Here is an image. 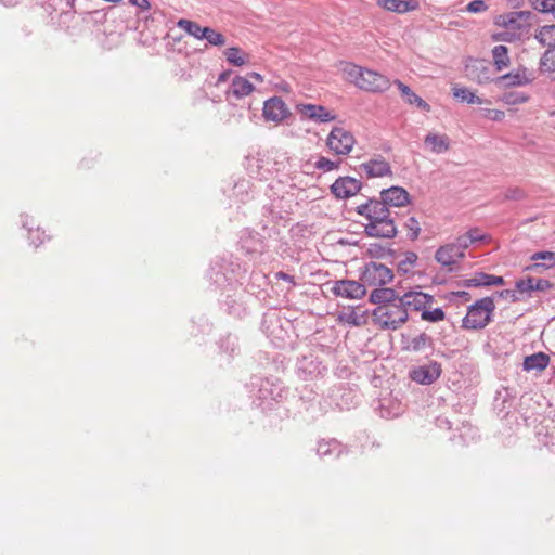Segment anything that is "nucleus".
Returning <instances> with one entry per match:
<instances>
[{
  "instance_id": "obj_1",
  "label": "nucleus",
  "mask_w": 555,
  "mask_h": 555,
  "mask_svg": "<svg viewBox=\"0 0 555 555\" xmlns=\"http://www.w3.org/2000/svg\"><path fill=\"white\" fill-rule=\"evenodd\" d=\"M411 203L409 192L398 185L383 189L378 197H367L354 207V212L366 220L363 233L369 237L393 238L398 234L391 208L405 207Z\"/></svg>"
},
{
  "instance_id": "obj_2",
  "label": "nucleus",
  "mask_w": 555,
  "mask_h": 555,
  "mask_svg": "<svg viewBox=\"0 0 555 555\" xmlns=\"http://www.w3.org/2000/svg\"><path fill=\"white\" fill-rule=\"evenodd\" d=\"M340 74L345 81L371 93H383L391 86L389 78L385 75L350 62L341 64Z\"/></svg>"
},
{
  "instance_id": "obj_3",
  "label": "nucleus",
  "mask_w": 555,
  "mask_h": 555,
  "mask_svg": "<svg viewBox=\"0 0 555 555\" xmlns=\"http://www.w3.org/2000/svg\"><path fill=\"white\" fill-rule=\"evenodd\" d=\"M251 390L254 403L263 411L272 409L273 403L282 402L287 398L288 389L285 388L279 378H251Z\"/></svg>"
},
{
  "instance_id": "obj_4",
  "label": "nucleus",
  "mask_w": 555,
  "mask_h": 555,
  "mask_svg": "<svg viewBox=\"0 0 555 555\" xmlns=\"http://www.w3.org/2000/svg\"><path fill=\"white\" fill-rule=\"evenodd\" d=\"M373 322L382 330L396 331L404 324L409 314L400 299L393 304L375 307L372 311Z\"/></svg>"
},
{
  "instance_id": "obj_5",
  "label": "nucleus",
  "mask_w": 555,
  "mask_h": 555,
  "mask_svg": "<svg viewBox=\"0 0 555 555\" xmlns=\"http://www.w3.org/2000/svg\"><path fill=\"white\" fill-rule=\"evenodd\" d=\"M494 310V297L487 296L476 300L468 307L462 327L474 331L485 328L492 321Z\"/></svg>"
},
{
  "instance_id": "obj_6",
  "label": "nucleus",
  "mask_w": 555,
  "mask_h": 555,
  "mask_svg": "<svg viewBox=\"0 0 555 555\" xmlns=\"http://www.w3.org/2000/svg\"><path fill=\"white\" fill-rule=\"evenodd\" d=\"M393 280V272L384 263L370 261L364 264L360 272V281L365 286H385Z\"/></svg>"
},
{
  "instance_id": "obj_7",
  "label": "nucleus",
  "mask_w": 555,
  "mask_h": 555,
  "mask_svg": "<svg viewBox=\"0 0 555 555\" xmlns=\"http://www.w3.org/2000/svg\"><path fill=\"white\" fill-rule=\"evenodd\" d=\"M327 367L322 363L318 356L313 353L301 356L297 359L295 373L302 380H312L323 376Z\"/></svg>"
},
{
  "instance_id": "obj_8",
  "label": "nucleus",
  "mask_w": 555,
  "mask_h": 555,
  "mask_svg": "<svg viewBox=\"0 0 555 555\" xmlns=\"http://www.w3.org/2000/svg\"><path fill=\"white\" fill-rule=\"evenodd\" d=\"M354 143L352 133L340 127H334L326 139L327 147L336 155H348Z\"/></svg>"
},
{
  "instance_id": "obj_9",
  "label": "nucleus",
  "mask_w": 555,
  "mask_h": 555,
  "mask_svg": "<svg viewBox=\"0 0 555 555\" xmlns=\"http://www.w3.org/2000/svg\"><path fill=\"white\" fill-rule=\"evenodd\" d=\"M442 373L441 364L437 361H429L426 364L410 370V378L420 385L434 384Z\"/></svg>"
},
{
  "instance_id": "obj_10",
  "label": "nucleus",
  "mask_w": 555,
  "mask_h": 555,
  "mask_svg": "<svg viewBox=\"0 0 555 555\" xmlns=\"http://www.w3.org/2000/svg\"><path fill=\"white\" fill-rule=\"evenodd\" d=\"M238 244L241 249L250 257L262 255L267 247L263 236L249 229L241 232Z\"/></svg>"
},
{
  "instance_id": "obj_11",
  "label": "nucleus",
  "mask_w": 555,
  "mask_h": 555,
  "mask_svg": "<svg viewBox=\"0 0 555 555\" xmlns=\"http://www.w3.org/2000/svg\"><path fill=\"white\" fill-rule=\"evenodd\" d=\"M331 291L336 297L347 299H360L366 293L364 283L354 280L335 281Z\"/></svg>"
},
{
  "instance_id": "obj_12",
  "label": "nucleus",
  "mask_w": 555,
  "mask_h": 555,
  "mask_svg": "<svg viewBox=\"0 0 555 555\" xmlns=\"http://www.w3.org/2000/svg\"><path fill=\"white\" fill-rule=\"evenodd\" d=\"M362 182L356 178L345 176L337 178L331 185L332 194L339 199L357 195L362 190Z\"/></svg>"
},
{
  "instance_id": "obj_13",
  "label": "nucleus",
  "mask_w": 555,
  "mask_h": 555,
  "mask_svg": "<svg viewBox=\"0 0 555 555\" xmlns=\"http://www.w3.org/2000/svg\"><path fill=\"white\" fill-rule=\"evenodd\" d=\"M359 168L365 172L369 179L391 177L393 175L390 164L382 155L360 164Z\"/></svg>"
},
{
  "instance_id": "obj_14",
  "label": "nucleus",
  "mask_w": 555,
  "mask_h": 555,
  "mask_svg": "<svg viewBox=\"0 0 555 555\" xmlns=\"http://www.w3.org/2000/svg\"><path fill=\"white\" fill-rule=\"evenodd\" d=\"M400 300L402 301L405 311H421L429 307L434 301V296L423 292H408L401 295Z\"/></svg>"
},
{
  "instance_id": "obj_15",
  "label": "nucleus",
  "mask_w": 555,
  "mask_h": 555,
  "mask_svg": "<svg viewBox=\"0 0 555 555\" xmlns=\"http://www.w3.org/2000/svg\"><path fill=\"white\" fill-rule=\"evenodd\" d=\"M464 257L465 254L459 251V248L453 246L452 243L440 246L435 254L436 261L439 262L442 267L448 268L449 272H453L455 270L453 266L457 264L459 261Z\"/></svg>"
},
{
  "instance_id": "obj_16",
  "label": "nucleus",
  "mask_w": 555,
  "mask_h": 555,
  "mask_svg": "<svg viewBox=\"0 0 555 555\" xmlns=\"http://www.w3.org/2000/svg\"><path fill=\"white\" fill-rule=\"evenodd\" d=\"M534 79L533 73L525 67H519L511 73L499 77L498 83L503 87L522 86Z\"/></svg>"
},
{
  "instance_id": "obj_17",
  "label": "nucleus",
  "mask_w": 555,
  "mask_h": 555,
  "mask_svg": "<svg viewBox=\"0 0 555 555\" xmlns=\"http://www.w3.org/2000/svg\"><path fill=\"white\" fill-rule=\"evenodd\" d=\"M375 410L380 417L387 420L398 417L403 412L401 402L391 397L378 399Z\"/></svg>"
},
{
  "instance_id": "obj_18",
  "label": "nucleus",
  "mask_w": 555,
  "mask_h": 555,
  "mask_svg": "<svg viewBox=\"0 0 555 555\" xmlns=\"http://www.w3.org/2000/svg\"><path fill=\"white\" fill-rule=\"evenodd\" d=\"M505 284L503 276L492 275L486 272H476L474 278L462 282L465 287L501 286Z\"/></svg>"
},
{
  "instance_id": "obj_19",
  "label": "nucleus",
  "mask_w": 555,
  "mask_h": 555,
  "mask_svg": "<svg viewBox=\"0 0 555 555\" xmlns=\"http://www.w3.org/2000/svg\"><path fill=\"white\" fill-rule=\"evenodd\" d=\"M400 297L401 295L393 288L377 286L371 292L369 301L376 305V307H380L382 305L393 304Z\"/></svg>"
},
{
  "instance_id": "obj_20",
  "label": "nucleus",
  "mask_w": 555,
  "mask_h": 555,
  "mask_svg": "<svg viewBox=\"0 0 555 555\" xmlns=\"http://www.w3.org/2000/svg\"><path fill=\"white\" fill-rule=\"evenodd\" d=\"M377 5L398 14L415 11L420 7L416 0H377Z\"/></svg>"
},
{
  "instance_id": "obj_21",
  "label": "nucleus",
  "mask_w": 555,
  "mask_h": 555,
  "mask_svg": "<svg viewBox=\"0 0 555 555\" xmlns=\"http://www.w3.org/2000/svg\"><path fill=\"white\" fill-rule=\"evenodd\" d=\"M227 62L235 67H243L250 64L251 55L240 47H230L223 51Z\"/></svg>"
},
{
  "instance_id": "obj_22",
  "label": "nucleus",
  "mask_w": 555,
  "mask_h": 555,
  "mask_svg": "<svg viewBox=\"0 0 555 555\" xmlns=\"http://www.w3.org/2000/svg\"><path fill=\"white\" fill-rule=\"evenodd\" d=\"M254 91L255 86L243 76L234 77L229 88V93L237 100L250 95Z\"/></svg>"
},
{
  "instance_id": "obj_23",
  "label": "nucleus",
  "mask_w": 555,
  "mask_h": 555,
  "mask_svg": "<svg viewBox=\"0 0 555 555\" xmlns=\"http://www.w3.org/2000/svg\"><path fill=\"white\" fill-rule=\"evenodd\" d=\"M317 453L320 457L337 459L344 453V447L336 439L321 440L318 443Z\"/></svg>"
},
{
  "instance_id": "obj_24",
  "label": "nucleus",
  "mask_w": 555,
  "mask_h": 555,
  "mask_svg": "<svg viewBox=\"0 0 555 555\" xmlns=\"http://www.w3.org/2000/svg\"><path fill=\"white\" fill-rule=\"evenodd\" d=\"M403 349L413 352H420L425 349L434 348V339L426 333H421L415 337L409 338L404 341Z\"/></svg>"
},
{
  "instance_id": "obj_25",
  "label": "nucleus",
  "mask_w": 555,
  "mask_h": 555,
  "mask_svg": "<svg viewBox=\"0 0 555 555\" xmlns=\"http://www.w3.org/2000/svg\"><path fill=\"white\" fill-rule=\"evenodd\" d=\"M550 363V357L542 351L532 353L530 356L525 357L524 359V370L525 371H538L541 372L547 367Z\"/></svg>"
},
{
  "instance_id": "obj_26",
  "label": "nucleus",
  "mask_w": 555,
  "mask_h": 555,
  "mask_svg": "<svg viewBox=\"0 0 555 555\" xmlns=\"http://www.w3.org/2000/svg\"><path fill=\"white\" fill-rule=\"evenodd\" d=\"M424 144L435 154H442L450 149V140L446 134L428 133Z\"/></svg>"
},
{
  "instance_id": "obj_27",
  "label": "nucleus",
  "mask_w": 555,
  "mask_h": 555,
  "mask_svg": "<svg viewBox=\"0 0 555 555\" xmlns=\"http://www.w3.org/2000/svg\"><path fill=\"white\" fill-rule=\"evenodd\" d=\"M291 115L287 106H262V116L267 121L279 124L289 118Z\"/></svg>"
},
{
  "instance_id": "obj_28",
  "label": "nucleus",
  "mask_w": 555,
  "mask_h": 555,
  "mask_svg": "<svg viewBox=\"0 0 555 555\" xmlns=\"http://www.w3.org/2000/svg\"><path fill=\"white\" fill-rule=\"evenodd\" d=\"M534 38L543 47L555 48V24L544 25L538 28Z\"/></svg>"
},
{
  "instance_id": "obj_29",
  "label": "nucleus",
  "mask_w": 555,
  "mask_h": 555,
  "mask_svg": "<svg viewBox=\"0 0 555 555\" xmlns=\"http://www.w3.org/2000/svg\"><path fill=\"white\" fill-rule=\"evenodd\" d=\"M527 20V13L521 11L509 12L499 17V24L511 29H520L521 22Z\"/></svg>"
},
{
  "instance_id": "obj_30",
  "label": "nucleus",
  "mask_w": 555,
  "mask_h": 555,
  "mask_svg": "<svg viewBox=\"0 0 555 555\" xmlns=\"http://www.w3.org/2000/svg\"><path fill=\"white\" fill-rule=\"evenodd\" d=\"M209 280L212 284H215L217 287H223L228 284H230V278L227 276L225 272L223 271V264L221 263H214L207 273Z\"/></svg>"
},
{
  "instance_id": "obj_31",
  "label": "nucleus",
  "mask_w": 555,
  "mask_h": 555,
  "mask_svg": "<svg viewBox=\"0 0 555 555\" xmlns=\"http://www.w3.org/2000/svg\"><path fill=\"white\" fill-rule=\"evenodd\" d=\"M492 57L496 70L501 72L509 66L508 49L505 46H495L492 49Z\"/></svg>"
},
{
  "instance_id": "obj_32",
  "label": "nucleus",
  "mask_w": 555,
  "mask_h": 555,
  "mask_svg": "<svg viewBox=\"0 0 555 555\" xmlns=\"http://www.w3.org/2000/svg\"><path fill=\"white\" fill-rule=\"evenodd\" d=\"M225 311L233 317L241 318L245 313V307L235 295H227L222 300Z\"/></svg>"
},
{
  "instance_id": "obj_33",
  "label": "nucleus",
  "mask_w": 555,
  "mask_h": 555,
  "mask_svg": "<svg viewBox=\"0 0 555 555\" xmlns=\"http://www.w3.org/2000/svg\"><path fill=\"white\" fill-rule=\"evenodd\" d=\"M452 93L453 98L459 102H466L467 104H480V99L466 87L454 85L452 87Z\"/></svg>"
},
{
  "instance_id": "obj_34",
  "label": "nucleus",
  "mask_w": 555,
  "mask_h": 555,
  "mask_svg": "<svg viewBox=\"0 0 555 555\" xmlns=\"http://www.w3.org/2000/svg\"><path fill=\"white\" fill-rule=\"evenodd\" d=\"M540 70L551 79H555V49H550L542 55Z\"/></svg>"
},
{
  "instance_id": "obj_35",
  "label": "nucleus",
  "mask_w": 555,
  "mask_h": 555,
  "mask_svg": "<svg viewBox=\"0 0 555 555\" xmlns=\"http://www.w3.org/2000/svg\"><path fill=\"white\" fill-rule=\"evenodd\" d=\"M305 113H309V116L320 122H327L334 120L336 115L326 111L325 106H302Z\"/></svg>"
},
{
  "instance_id": "obj_36",
  "label": "nucleus",
  "mask_w": 555,
  "mask_h": 555,
  "mask_svg": "<svg viewBox=\"0 0 555 555\" xmlns=\"http://www.w3.org/2000/svg\"><path fill=\"white\" fill-rule=\"evenodd\" d=\"M400 94H401V98L404 102L409 103V104H426L422 98H420L417 94H415L411 88L409 86H406L405 83H403L402 81L400 80H395L393 82Z\"/></svg>"
},
{
  "instance_id": "obj_37",
  "label": "nucleus",
  "mask_w": 555,
  "mask_h": 555,
  "mask_svg": "<svg viewBox=\"0 0 555 555\" xmlns=\"http://www.w3.org/2000/svg\"><path fill=\"white\" fill-rule=\"evenodd\" d=\"M418 256L414 251H405L403 254V259L398 262L397 270L400 274H408L411 272L412 268L415 266Z\"/></svg>"
},
{
  "instance_id": "obj_38",
  "label": "nucleus",
  "mask_w": 555,
  "mask_h": 555,
  "mask_svg": "<svg viewBox=\"0 0 555 555\" xmlns=\"http://www.w3.org/2000/svg\"><path fill=\"white\" fill-rule=\"evenodd\" d=\"M177 25L179 28L183 29L189 35L193 36L194 38L199 39V40L203 39L202 34L204 33V27H202L196 22L181 18L178 21Z\"/></svg>"
},
{
  "instance_id": "obj_39",
  "label": "nucleus",
  "mask_w": 555,
  "mask_h": 555,
  "mask_svg": "<svg viewBox=\"0 0 555 555\" xmlns=\"http://www.w3.org/2000/svg\"><path fill=\"white\" fill-rule=\"evenodd\" d=\"M531 261H541L547 269L555 268V251L540 250L530 256Z\"/></svg>"
},
{
  "instance_id": "obj_40",
  "label": "nucleus",
  "mask_w": 555,
  "mask_h": 555,
  "mask_svg": "<svg viewBox=\"0 0 555 555\" xmlns=\"http://www.w3.org/2000/svg\"><path fill=\"white\" fill-rule=\"evenodd\" d=\"M203 39H206L211 46L221 47L225 44V37L210 27H204Z\"/></svg>"
},
{
  "instance_id": "obj_41",
  "label": "nucleus",
  "mask_w": 555,
  "mask_h": 555,
  "mask_svg": "<svg viewBox=\"0 0 555 555\" xmlns=\"http://www.w3.org/2000/svg\"><path fill=\"white\" fill-rule=\"evenodd\" d=\"M341 160H332L324 156H320L314 163V168L323 172H330L339 168Z\"/></svg>"
},
{
  "instance_id": "obj_42",
  "label": "nucleus",
  "mask_w": 555,
  "mask_h": 555,
  "mask_svg": "<svg viewBox=\"0 0 555 555\" xmlns=\"http://www.w3.org/2000/svg\"><path fill=\"white\" fill-rule=\"evenodd\" d=\"M219 347L223 352L228 353L229 356H233L237 349V338L231 334H228L220 338Z\"/></svg>"
},
{
  "instance_id": "obj_43",
  "label": "nucleus",
  "mask_w": 555,
  "mask_h": 555,
  "mask_svg": "<svg viewBox=\"0 0 555 555\" xmlns=\"http://www.w3.org/2000/svg\"><path fill=\"white\" fill-rule=\"evenodd\" d=\"M532 282H534V278H532V276H527L526 279L517 280L515 282V292L518 295L526 294L527 297H531Z\"/></svg>"
},
{
  "instance_id": "obj_44",
  "label": "nucleus",
  "mask_w": 555,
  "mask_h": 555,
  "mask_svg": "<svg viewBox=\"0 0 555 555\" xmlns=\"http://www.w3.org/2000/svg\"><path fill=\"white\" fill-rule=\"evenodd\" d=\"M421 318L423 321L436 323L444 320L446 313L441 308H435L433 310H429L427 307L425 310H423Z\"/></svg>"
},
{
  "instance_id": "obj_45",
  "label": "nucleus",
  "mask_w": 555,
  "mask_h": 555,
  "mask_svg": "<svg viewBox=\"0 0 555 555\" xmlns=\"http://www.w3.org/2000/svg\"><path fill=\"white\" fill-rule=\"evenodd\" d=\"M386 254L393 256L395 250L390 248H386L385 246L378 244V243H372L367 247V255H370L372 258H383Z\"/></svg>"
},
{
  "instance_id": "obj_46",
  "label": "nucleus",
  "mask_w": 555,
  "mask_h": 555,
  "mask_svg": "<svg viewBox=\"0 0 555 555\" xmlns=\"http://www.w3.org/2000/svg\"><path fill=\"white\" fill-rule=\"evenodd\" d=\"M404 228L409 230L408 237L411 241L417 240L421 233V227L418 220L415 217H409L404 222Z\"/></svg>"
},
{
  "instance_id": "obj_47",
  "label": "nucleus",
  "mask_w": 555,
  "mask_h": 555,
  "mask_svg": "<svg viewBox=\"0 0 555 555\" xmlns=\"http://www.w3.org/2000/svg\"><path fill=\"white\" fill-rule=\"evenodd\" d=\"M527 196V192L518 186L507 188L504 192L505 201H522Z\"/></svg>"
},
{
  "instance_id": "obj_48",
  "label": "nucleus",
  "mask_w": 555,
  "mask_h": 555,
  "mask_svg": "<svg viewBox=\"0 0 555 555\" xmlns=\"http://www.w3.org/2000/svg\"><path fill=\"white\" fill-rule=\"evenodd\" d=\"M531 3L535 10L554 15L555 0H531Z\"/></svg>"
},
{
  "instance_id": "obj_49",
  "label": "nucleus",
  "mask_w": 555,
  "mask_h": 555,
  "mask_svg": "<svg viewBox=\"0 0 555 555\" xmlns=\"http://www.w3.org/2000/svg\"><path fill=\"white\" fill-rule=\"evenodd\" d=\"M480 115L488 118V119H491V120H494V121H500L504 118L505 116V113L501 109H494V108H489V107H480Z\"/></svg>"
},
{
  "instance_id": "obj_50",
  "label": "nucleus",
  "mask_w": 555,
  "mask_h": 555,
  "mask_svg": "<svg viewBox=\"0 0 555 555\" xmlns=\"http://www.w3.org/2000/svg\"><path fill=\"white\" fill-rule=\"evenodd\" d=\"M453 246H456L459 248V251H462V254H465V250L473 245L469 236H467L465 233L457 236L454 242H452Z\"/></svg>"
},
{
  "instance_id": "obj_51",
  "label": "nucleus",
  "mask_w": 555,
  "mask_h": 555,
  "mask_svg": "<svg viewBox=\"0 0 555 555\" xmlns=\"http://www.w3.org/2000/svg\"><path fill=\"white\" fill-rule=\"evenodd\" d=\"M494 297L501 299H509L512 302H517L521 300L520 296L515 291L512 289L496 291L494 293Z\"/></svg>"
},
{
  "instance_id": "obj_52",
  "label": "nucleus",
  "mask_w": 555,
  "mask_h": 555,
  "mask_svg": "<svg viewBox=\"0 0 555 555\" xmlns=\"http://www.w3.org/2000/svg\"><path fill=\"white\" fill-rule=\"evenodd\" d=\"M554 287V284L546 279H534L532 292H545Z\"/></svg>"
},
{
  "instance_id": "obj_53",
  "label": "nucleus",
  "mask_w": 555,
  "mask_h": 555,
  "mask_svg": "<svg viewBox=\"0 0 555 555\" xmlns=\"http://www.w3.org/2000/svg\"><path fill=\"white\" fill-rule=\"evenodd\" d=\"M465 234L469 236L473 244L487 240V235L482 234L478 228H470Z\"/></svg>"
},
{
  "instance_id": "obj_54",
  "label": "nucleus",
  "mask_w": 555,
  "mask_h": 555,
  "mask_svg": "<svg viewBox=\"0 0 555 555\" xmlns=\"http://www.w3.org/2000/svg\"><path fill=\"white\" fill-rule=\"evenodd\" d=\"M487 5L483 0H474L468 3L467 11L472 13H479L486 11Z\"/></svg>"
},
{
  "instance_id": "obj_55",
  "label": "nucleus",
  "mask_w": 555,
  "mask_h": 555,
  "mask_svg": "<svg viewBox=\"0 0 555 555\" xmlns=\"http://www.w3.org/2000/svg\"><path fill=\"white\" fill-rule=\"evenodd\" d=\"M543 270H547L543 262L534 261L531 264L525 267L524 271L541 273Z\"/></svg>"
},
{
  "instance_id": "obj_56",
  "label": "nucleus",
  "mask_w": 555,
  "mask_h": 555,
  "mask_svg": "<svg viewBox=\"0 0 555 555\" xmlns=\"http://www.w3.org/2000/svg\"><path fill=\"white\" fill-rule=\"evenodd\" d=\"M29 238L31 241V244H34L36 247L43 243V238L40 237L39 229H36L35 231L29 229Z\"/></svg>"
},
{
  "instance_id": "obj_57",
  "label": "nucleus",
  "mask_w": 555,
  "mask_h": 555,
  "mask_svg": "<svg viewBox=\"0 0 555 555\" xmlns=\"http://www.w3.org/2000/svg\"><path fill=\"white\" fill-rule=\"evenodd\" d=\"M128 2L142 11H149L151 9V3L149 0H128Z\"/></svg>"
},
{
  "instance_id": "obj_58",
  "label": "nucleus",
  "mask_w": 555,
  "mask_h": 555,
  "mask_svg": "<svg viewBox=\"0 0 555 555\" xmlns=\"http://www.w3.org/2000/svg\"><path fill=\"white\" fill-rule=\"evenodd\" d=\"M275 279L276 280H283V281H286L288 282L289 284H292V286H295L296 285V282H295V279L293 275L286 273V272H283V271H279L275 273Z\"/></svg>"
},
{
  "instance_id": "obj_59",
  "label": "nucleus",
  "mask_w": 555,
  "mask_h": 555,
  "mask_svg": "<svg viewBox=\"0 0 555 555\" xmlns=\"http://www.w3.org/2000/svg\"><path fill=\"white\" fill-rule=\"evenodd\" d=\"M436 424L440 428H447V429L452 428L451 422L447 417H442V416L437 417Z\"/></svg>"
},
{
  "instance_id": "obj_60",
  "label": "nucleus",
  "mask_w": 555,
  "mask_h": 555,
  "mask_svg": "<svg viewBox=\"0 0 555 555\" xmlns=\"http://www.w3.org/2000/svg\"><path fill=\"white\" fill-rule=\"evenodd\" d=\"M275 89H276V91L283 92V93L291 92V86L286 81H281V82L276 83Z\"/></svg>"
},
{
  "instance_id": "obj_61",
  "label": "nucleus",
  "mask_w": 555,
  "mask_h": 555,
  "mask_svg": "<svg viewBox=\"0 0 555 555\" xmlns=\"http://www.w3.org/2000/svg\"><path fill=\"white\" fill-rule=\"evenodd\" d=\"M451 295L454 296V297H460L464 301H469L470 298H472L470 294L468 292H466V291L452 292Z\"/></svg>"
},
{
  "instance_id": "obj_62",
  "label": "nucleus",
  "mask_w": 555,
  "mask_h": 555,
  "mask_svg": "<svg viewBox=\"0 0 555 555\" xmlns=\"http://www.w3.org/2000/svg\"><path fill=\"white\" fill-rule=\"evenodd\" d=\"M263 104H283V101L279 96H272L266 100Z\"/></svg>"
},
{
  "instance_id": "obj_63",
  "label": "nucleus",
  "mask_w": 555,
  "mask_h": 555,
  "mask_svg": "<svg viewBox=\"0 0 555 555\" xmlns=\"http://www.w3.org/2000/svg\"><path fill=\"white\" fill-rule=\"evenodd\" d=\"M248 77L255 79L258 82H262L263 81V76L261 74L257 73V72L249 73Z\"/></svg>"
},
{
  "instance_id": "obj_64",
  "label": "nucleus",
  "mask_w": 555,
  "mask_h": 555,
  "mask_svg": "<svg viewBox=\"0 0 555 555\" xmlns=\"http://www.w3.org/2000/svg\"><path fill=\"white\" fill-rule=\"evenodd\" d=\"M231 72L230 70H227V72H223L219 75V78H218V82H223L225 81L229 76H230Z\"/></svg>"
}]
</instances>
